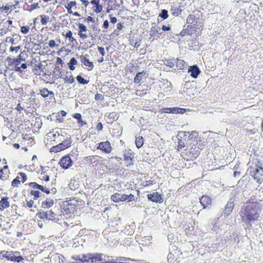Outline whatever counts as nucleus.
I'll return each instance as SVG.
<instances>
[{
	"instance_id": "nucleus-1",
	"label": "nucleus",
	"mask_w": 263,
	"mask_h": 263,
	"mask_svg": "<svg viewBox=\"0 0 263 263\" xmlns=\"http://www.w3.org/2000/svg\"><path fill=\"white\" fill-rule=\"evenodd\" d=\"M261 202V200L254 196L246 201L239 212V215L243 223L251 225L252 222L260 220L263 206Z\"/></svg>"
},
{
	"instance_id": "nucleus-2",
	"label": "nucleus",
	"mask_w": 263,
	"mask_h": 263,
	"mask_svg": "<svg viewBox=\"0 0 263 263\" xmlns=\"http://www.w3.org/2000/svg\"><path fill=\"white\" fill-rule=\"evenodd\" d=\"M196 143L188 146L181 153V157L186 161H193L195 160L200 154V148L198 145L196 140Z\"/></svg>"
},
{
	"instance_id": "nucleus-3",
	"label": "nucleus",
	"mask_w": 263,
	"mask_h": 263,
	"mask_svg": "<svg viewBox=\"0 0 263 263\" xmlns=\"http://www.w3.org/2000/svg\"><path fill=\"white\" fill-rule=\"evenodd\" d=\"M78 201L74 199H70L64 201L61 206V214H60V219H63L62 215H67L70 217L71 214H73L76 211V207L78 205Z\"/></svg>"
},
{
	"instance_id": "nucleus-4",
	"label": "nucleus",
	"mask_w": 263,
	"mask_h": 263,
	"mask_svg": "<svg viewBox=\"0 0 263 263\" xmlns=\"http://www.w3.org/2000/svg\"><path fill=\"white\" fill-rule=\"evenodd\" d=\"M6 259L8 261L20 262L23 260V257L18 251H2L0 252V259Z\"/></svg>"
},
{
	"instance_id": "nucleus-5",
	"label": "nucleus",
	"mask_w": 263,
	"mask_h": 263,
	"mask_svg": "<svg viewBox=\"0 0 263 263\" xmlns=\"http://www.w3.org/2000/svg\"><path fill=\"white\" fill-rule=\"evenodd\" d=\"M61 142L55 146H53L50 148L51 153H57L69 148L72 144V140L70 135L65 139L61 141Z\"/></svg>"
},
{
	"instance_id": "nucleus-6",
	"label": "nucleus",
	"mask_w": 263,
	"mask_h": 263,
	"mask_svg": "<svg viewBox=\"0 0 263 263\" xmlns=\"http://www.w3.org/2000/svg\"><path fill=\"white\" fill-rule=\"evenodd\" d=\"M36 216L41 219L46 220L55 221L60 219L52 210L46 212L40 210L36 214Z\"/></svg>"
},
{
	"instance_id": "nucleus-7",
	"label": "nucleus",
	"mask_w": 263,
	"mask_h": 263,
	"mask_svg": "<svg viewBox=\"0 0 263 263\" xmlns=\"http://www.w3.org/2000/svg\"><path fill=\"white\" fill-rule=\"evenodd\" d=\"M62 4L64 6L66 9L67 13L70 14H72L76 16H80L81 15L78 12H73V10L77 9V4L76 1H70L68 0H63Z\"/></svg>"
},
{
	"instance_id": "nucleus-8",
	"label": "nucleus",
	"mask_w": 263,
	"mask_h": 263,
	"mask_svg": "<svg viewBox=\"0 0 263 263\" xmlns=\"http://www.w3.org/2000/svg\"><path fill=\"white\" fill-rule=\"evenodd\" d=\"M200 13V11L198 10L193 11V13L188 15L186 18L187 23L195 26L198 23L202 22V18L200 17L199 15Z\"/></svg>"
},
{
	"instance_id": "nucleus-9",
	"label": "nucleus",
	"mask_w": 263,
	"mask_h": 263,
	"mask_svg": "<svg viewBox=\"0 0 263 263\" xmlns=\"http://www.w3.org/2000/svg\"><path fill=\"white\" fill-rule=\"evenodd\" d=\"M67 133L65 130L61 129L60 132H58L57 133H49L46 135V140L48 141L49 139H51L54 138V139L53 140V142L55 141V139H57L58 141H62L65 139V137ZM47 144H48V142H47Z\"/></svg>"
},
{
	"instance_id": "nucleus-10",
	"label": "nucleus",
	"mask_w": 263,
	"mask_h": 263,
	"mask_svg": "<svg viewBox=\"0 0 263 263\" xmlns=\"http://www.w3.org/2000/svg\"><path fill=\"white\" fill-rule=\"evenodd\" d=\"M258 164L256 165L255 170L253 172L252 176L255 180L258 183H261L263 181V167L262 164Z\"/></svg>"
},
{
	"instance_id": "nucleus-11",
	"label": "nucleus",
	"mask_w": 263,
	"mask_h": 263,
	"mask_svg": "<svg viewBox=\"0 0 263 263\" xmlns=\"http://www.w3.org/2000/svg\"><path fill=\"white\" fill-rule=\"evenodd\" d=\"M16 178H15L11 182V186L12 187H17L21 185V181L24 183L27 179L26 174L24 172H20Z\"/></svg>"
},
{
	"instance_id": "nucleus-12",
	"label": "nucleus",
	"mask_w": 263,
	"mask_h": 263,
	"mask_svg": "<svg viewBox=\"0 0 263 263\" xmlns=\"http://www.w3.org/2000/svg\"><path fill=\"white\" fill-rule=\"evenodd\" d=\"M97 148L104 152L105 154H110L112 150L111 144L108 141L101 142L99 143Z\"/></svg>"
},
{
	"instance_id": "nucleus-13",
	"label": "nucleus",
	"mask_w": 263,
	"mask_h": 263,
	"mask_svg": "<svg viewBox=\"0 0 263 263\" xmlns=\"http://www.w3.org/2000/svg\"><path fill=\"white\" fill-rule=\"evenodd\" d=\"M60 166L64 169H67L72 165V161L68 155L63 157L60 162Z\"/></svg>"
},
{
	"instance_id": "nucleus-14",
	"label": "nucleus",
	"mask_w": 263,
	"mask_h": 263,
	"mask_svg": "<svg viewBox=\"0 0 263 263\" xmlns=\"http://www.w3.org/2000/svg\"><path fill=\"white\" fill-rule=\"evenodd\" d=\"M78 27V35L81 39L84 40L88 37V35L86 33L88 31L87 27L82 23H78L77 24Z\"/></svg>"
},
{
	"instance_id": "nucleus-15",
	"label": "nucleus",
	"mask_w": 263,
	"mask_h": 263,
	"mask_svg": "<svg viewBox=\"0 0 263 263\" xmlns=\"http://www.w3.org/2000/svg\"><path fill=\"white\" fill-rule=\"evenodd\" d=\"M124 160L126 163L127 166H130L133 164V159L134 158V153L129 149L126 151L123 155Z\"/></svg>"
},
{
	"instance_id": "nucleus-16",
	"label": "nucleus",
	"mask_w": 263,
	"mask_h": 263,
	"mask_svg": "<svg viewBox=\"0 0 263 263\" xmlns=\"http://www.w3.org/2000/svg\"><path fill=\"white\" fill-rule=\"evenodd\" d=\"M161 112L165 113L183 114L185 112V109L179 107H166L162 109Z\"/></svg>"
},
{
	"instance_id": "nucleus-17",
	"label": "nucleus",
	"mask_w": 263,
	"mask_h": 263,
	"mask_svg": "<svg viewBox=\"0 0 263 263\" xmlns=\"http://www.w3.org/2000/svg\"><path fill=\"white\" fill-rule=\"evenodd\" d=\"M148 76L147 73L145 71H142L137 73L134 79V82L136 84L140 85L143 80L146 79Z\"/></svg>"
},
{
	"instance_id": "nucleus-18",
	"label": "nucleus",
	"mask_w": 263,
	"mask_h": 263,
	"mask_svg": "<svg viewBox=\"0 0 263 263\" xmlns=\"http://www.w3.org/2000/svg\"><path fill=\"white\" fill-rule=\"evenodd\" d=\"M147 198L149 200L156 203H162L163 199L161 195L158 192H155L147 195Z\"/></svg>"
},
{
	"instance_id": "nucleus-19",
	"label": "nucleus",
	"mask_w": 263,
	"mask_h": 263,
	"mask_svg": "<svg viewBox=\"0 0 263 263\" xmlns=\"http://www.w3.org/2000/svg\"><path fill=\"white\" fill-rule=\"evenodd\" d=\"M28 185L30 187L33 188L34 189H39L47 194H49L50 193L49 189L46 188L44 187L43 185H40L35 182H30L28 184Z\"/></svg>"
},
{
	"instance_id": "nucleus-20",
	"label": "nucleus",
	"mask_w": 263,
	"mask_h": 263,
	"mask_svg": "<svg viewBox=\"0 0 263 263\" xmlns=\"http://www.w3.org/2000/svg\"><path fill=\"white\" fill-rule=\"evenodd\" d=\"M187 72L188 73H190V76L196 79L198 77L201 71L198 67L196 65H195L190 66Z\"/></svg>"
},
{
	"instance_id": "nucleus-21",
	"label": "nucleus",
	"mask_w": 263,
	"mask_h": 263,
	"mask_svg": "<svg viewBox=\"0 0 263 263\" xmlns=\"http://www.w3.org/2000/svg\"><path fill=\"white\" fill-rule=\"evenodd\" d=\"M125 194L116 193L112 195L110 199L114 202L117 203L125 201Z\"/></svg>"
},
{
	"instance_id": "nucleus-22",
	"label": "nucleus",
	"mask_w": 263,
	"mask_h": 263,
	"mask_svg": "<svg viewBox=\"0 0 263 263\" xmlns=\"http://www.w3.org/2000/svg\"><path fill=\"white\" fill-rule=\"evenodd\" d=\"M80 58L82 63L88 67L87 69L88 70H91L94 66L93 62L90 61L86 55H81Z\"/></svg>"
},
{
	"instance_id": "nucleus-23",
	"label": "nucleus",
	"mask_w": 263,
	"mask_h": 263,
	"mask_svg": "<svg viewBox=\"0 0 263 263\" xmlns=\"http://www.w3.org/2000/svg\"><path fill=\"white\" fill-rule=\"evenodd\" d=\"M39 178L43 181H48L49 176L46 173L45 168L41 166V170L38 172Z\"/></svg>"
},
{
	"instance_id": "nucleus-24",
	"label": "nucleus",
	"mask_w": 263,
	"mask_h": 263,
	"mask_svg": "<svg viewBox=\"0 0 263 263\" xmlns=\"http://www.w3.org/2000/svg\"><path fill=\"white\" fill-rule=\"evenodd\" d=\"M200 202L203 206V208L205 209L208 205L211 204L212 200L208 196L203 195L200 199Z\"/></svg>"
},
{
	"instance_id": "nucleus-25",
	"label": "nucleus",
	"mask_w": 263,
	"mask_h": 263,
	"mask_svg": "<svg viewBox=\"0 0 263 263\" xmlns=\"http://www.w3.org/2000/svg\"><path fill=\"white\" fill-rule=\"evenodd\" d=\"M99 2V0H92L90 2V3L93 6V11L96 13L101 12L103 10L102 6L100 5Z\"/></svg>"
},
{
	"instance_id": "nucleus-26",
	"label": "nucleus",
	"mask_w": 263,
	"mask_h": 263,
	"mask_svg": "<svg viewBox=\"0 0 263 263\" xmlns=\"http://www.w3.org/2000/svg\"><path fill=\"white\" fill-rule=\"evenodd\" d=\"M10 206L9 202V198L4 197L0 200V211H3L4 209L8 208Z\"/></svg>"
},
{
	"instance_id": "nucleus-27",
	"label": "nucleus",
	"mask_w": 263,
	"mask_h": 263,
	"mask_svg": "<svg viewBox=\"0 0 263 263\" xmlns=\"http://www.w3.org/2000/svg\"><path fill=\"white\" fill-rule=\"evenodd\" d=\"M234 207V203L233 201H229L225 207L224 211V214L229 215L233 211Z\"/></svg>"
},
{
	"instance_id": "nucleus-28",
	"label": "nucleus",
	"mask_w": 263,
	"mask_h": 263,
	"mask_svg": "<svg viewBox=\"0 0 263 263\" xmlns=\"http://www.w3.org/2000/svg\"><path fill=\"white\" fill-rule=\"evenodd\" d=\"M54 204L53 199L48 198L43 201L41 203V207L44 209H49Z\"/></svg>"
},
{
	"instance_id": "nucleus-29",
	"label": "nucleus",
	"mask_w": 263,
	"mask_h": 263,
	"mask_svg": "<svg viewBox=\"0 0 263 263\" xmlns=\"http://www.w3.org/2000/svg\"><path fill=\"white\" fill-rule=\"evenodd\" d=\"M40 93L43 98H47L49 96H51V97L50 98H54V93L52 91L48 90V89L46 88H44L40 90Z\"/></svg>"
},
{
	"instance_id": "nucleus-30",
	"label": "nucleus",
	"mask_w": 263,
	"mask_h": 263,
	"mask_svg": "<svg viewBox=\"0 0 263 263\" xmlns=\"http://www.w3.org/2000/svg\"><path fill=\"white\" fill-rule=\"evenodd\" d=\"M62 35L66 39H68L70 43H77V40L72 36V32L71 30H68L65 34L63 33Z\"/></svg>"
},
{
	"instance_id": "nucleus-31",
	"label": "nucleus",
	"mask_w": 263,
	"mask_h": 263,
	"mask_svg": "<svg viewBox=\"0 0 263 263\" xmlns=\"http://www.w3.org/2000/svg\"><path fill=\"white\" fill-rule=\"evenodd\" d=\"M160 28L157 26L155 25L152 27L149 35L151 37H155L156 36H158V35L160 33L159 31H160Z\"/></svg>"
},
{
	"instance_id": "nucleus-32",
	"label": "nucleus",
	"mask_w": 263,
	"mask_h": 263,
	"mask_svg": "<svg viewBox=\"0 0 263 263\" xmlns=\"http://www.w3.org/2000/svg\"><path fill=\"white\" fill-rule=\"evenodd\" d=\"M102 254L95 253L92 254L91 256V263H96L97 261H102L103 260Z\"/></svg>"
},
{
	"instance_id": "nucleus-33",
	"label": "nucleus",
	"mask_w": 263,
	"mask_h": 263,
	"mask_svg": "<svg viewBox=\"0 0 263 263\" xmlns=\"http://www.w3.org/2000/svg\"><path fill=\"white\" fill-rule=\"evenodd\" d=\"M117 114L115 112H112L108 114L107 116V122L108 123L111 124L117 119Z\"/></svg>"
},
{
	"instance_id": "nucleus-34",
	"label": "nucleus",
	"mask_w": 263,
	"mask_h": 263,
	"mask_svg": "<svg viewBox=\"0 0 263 263\" xmlns=\"http://www.w3.org/2000/svg\"><path fill=\"white\" fill-rule=\"evenodd\" d=\"M40 17L41 18V24L43 26L46 25L51 21L50 16L48 15L42 14L40 15Z\"/></svg>"
},
{
	"instance_id": "nucleus-35",
	"label": "nucleus",
	"mask_w": 263,
	"mask_h": 263,
	"mask_svg": "<svg viewBox=\"0 0 263 263\" xmlns=\"http://www.w3.org/2000/svg\"><path fill=\"white\" fill-rule=\"evenodd\" d=\"M7 60L8 62L9 63V64L14 66L15 68L16 67H17L22 62L21 61H20V60H18L17 58L12 59L9 57L7 58Z\"/></svg>"
},
{
	"instance_id": "nucleus-36",
	"label": "nucleus",
	"mask_w": 263,
	"mask_h": 263,
	"mask_svg": "<svg viewBox=\"0 0 263 263\" xmlns=\"http://www.w3.org/2000/svg\"><path fill=\"white\" fill-rule=\"evenodd\" d=\"M92 256V254L89 253L87 254H83L82 256V258L79 259V262L77 263H84L85 262H88L91 261V256Z\"/></svg>"
},
{
	"instance_id": "nucleus-37",
	"label": "nucleus",
	"mask_w": 263,
	"mask_h": 263,
	"mask_svg": "<svg viewBox=\"0 0 263 263\" xmlns=\"http://www.w3.org/2000/svg\"><path fill=\"white\" fill-rule=\"evenodd\" d=\"M20 4V2L17 0L14 1V4H12L10 6H3L1 7V10H3L5 11L6 13L8 12V11L10 9V8L14 7L15 9L16 6H17Z\"/></svg>"
},
{
	"instance_id": "nucleus-38",
	"label": "nucleus",
	"mask_w": 263,
	"mask_h": 263,
	"mask_svg": "<svg viewBox=\"0 0 263 263\" xmlns=\"http://www.w3.org/2000/svg\"><path fill=\"white\" fill-rule=\"evenodd\" d=\"M10 174L9 171H5L3 169H0V180H6L9 177V175Z\"/></svg>"
},
{
	"instance_id": "nucleus-39",
	"label": "nucleus",
	"mask_w": 263,
	"mask_h": 263,
	"mask_svg": "<svg viewBox=\"0 0 263 263\" xmlns=\"http://www.w3.org/2000/svg\"><path fill=\"white\" fill-rule=\"evenodd\" d=\"M32 71L35 75H41L42 72L41 65H35L32 69Z\"/></svg>"
},
{
	"instance_id": "nucleus-40",
	"label": "nucleus",
	"mask_w": 263,
	"mask_h": 263,
	"mask_svg": "<svg viewBox=\"0 0 263 263\" xmlns=\"http://www.w3.org/2000/svg\"><path fill=\"white\" fill-rule=\"evenodd\" d=\"M79 184L76 182L75 180H71L70 182L68 184L69 187L71 190H76L78 188Z\"/></svg>"
},
{
	"instance_id": "nucleus-41",
	"label": "nucleus",
	"mask_w": 263,
	"mask_h": 263,
	"mask_svg": "<svg viewBox=\"0 0 263 263\" xmlns=\"http://www.w3.org/2000/svg\"><path fill=\"white\" fill-rule=\"evenodd\" d=\"M143 138L142 137H139L136 139V145L138 148H140L142 146L143 144Z\"/></svg>"
},
{
	"instance_id": "nucleus-42",
	"label": "nucleus",
	"mask_w": 263,
	"mask_h": 263,
	"mask_svg": "<svg viewBox=\"0 0 263 263\" xmlns=\"http://www.w3.org/2000/svg\"><path fill=\"white\" fill-rule=\"evenodd\" d=\"M125 201L129 202L132 201H136L137 198H135L134 195L132 194L129 195L125 194Z\"/></svg>"
},
{
	"instance_id": "nucleus-43",
	"label": "nucleus",
	"mask_w": 263,
	"mask_h": 263,
	"mask_svg": "<svg viewBox=\"0 0 263 263\" xmlns=\"http://www.w3.org/2000/svg\"><path fill=\"white\" fill-rule=\"evenodd\" d=\"M77 80L78 81V83L80 84H87L88 83L89 81L83 78H82L81 76H78L76 77Z\"/></svg>"
},
{
	"instance_id": "nucleus-44",
	"label": "nucleus",
	"mask_w": 263,
	"mask_h": 263,
	"mask_svg": "<svg viewBox=\"0 0 263 263\" xmlns=\"http://www.w3.org/2000/svg\"><path fill=\"white\" fill-rule=\"evenodd\" d=\"M31 195L33 196L34 200L37 199L40 197V192L37 190H31L30 192Z\"/></svg>"
},
{
	"instance_id": "nucleus-45",
	"label": "nucleus",
	"mask_w": 263,
	"mask_h": 263,
	"mask_svg": "<svg viewBox=\"0 0 263 263\" xmlns=\"http://www.w3.org/2000/svg\"><path fill=\"white\" fill-rule=\"evenodd\" d=\"M185 62L182 60H177V63H176V67H178L180 69H184L185 66H184Z\"/></svg>"
},
{
	"instance_id": "nucleus-46",
	"label": "nucleus",
	"mask_w": 263,
	"mask_h": 263,
	"mask_svg": "<svg viewBox=\"0 0 263 263\" xmlns=\"http://www.w3.org/2000/svg\"><path fill=\"white\" fill-rule=\"evenodd\" d=\"M159 17L162 18L163 20L166 19L168 17L167 11L165 9H163L159 14Z\"/></svg>"
},
{
	"instance_id": "nucleus-47",
	"label": "nucleus",
	"mask_w": 263,
	"mask_h": 263,
	"mask_svg": "<svg viewBox=\"0 0 263 263\" xmlns=\"http://www.w3.org/2000/svg\"><path fill=\"white\" fill-rule=\"evenodd\" d=\"M40 6H39V4L37 3H33L31 4L30 6H29V8L27 9V10L29 12H31L33 10H34L35 9L39 8Z\"/></svg>"
},
{
	"instance_id": "nucleus-48",
	"label": "nucleus",
	"mask_w": 263,
	"mask_h": 263,
	"mask_svg": "<svg viewBox=\"0 0 263 263\" xmlns=\"http://www.w3.org/2000/svg\"><path fill=\"white\" fill-rule=\"evenodd\" d=\"M97 158V156H89L85 157V160L86 161H89V162L92 163L95 162L96 161V159Z\"/></svg>"
},
{
	"instance_id": "nucleus-49",
	"label": "nucleus",
	"mask_w": 263,
	"mask_h": 263,
	"mask_svg": "<svg viewBox=\"0 0 263 263\" xmlns=\"http://www.w3.org/2000/svg\"><path fill=\"white\" fill-rule=\"evenodd\" d=\"M64 81L68 84H72L74 82V78L72 76H70L69 77H66L64 78Z\"/></svg>"
},
{
	"instance_id": "nucleus-50",
	"label": "nucleus",
	"mask_w": 263,
	"mask_h": 263,
	"mask_svg": "<svg viewBox=\"0 0 263 263\" xmlns=\"http://www.w3.org/2000/svg\"><path fill=\"white\" fill-rule=\"evenodd\" d=\"M21 49V46L14 47L11 46L10 48L9 51L11 52H15V53H17L18 51Z\"/></svg>"
},
{
	"instance_id": "nucleus-51",
	"label": "nucleus",
	"mask_w": 263,
	"mask_h": 263,
	"mask_svg": "<svg viewBox=\"0 0 263 263\" xmlns=\"http://www.w3.org/2000/svg\"><path fill=\"white\" fill-rule=\"evenodd\" d=\"M30 27L29 26H24L21 27V31L22 33L25 34L29 32Z\"/></svg>"
},
{
	"instance_id": "nucleus-52",
	"label": "nucleus",
	"mask_w": 263,
	"mask_h": 263,
	"mask_svg": "<svg viewBox=\"0 0 263 263\" xmlns=\"http://www.w3.org/2000/svg\"><path fill=\"white\" fill-rule=\"evenodd\" d=\"M27 67V65L26 63H23L21 65L20 67L17 66L15 68V70L17 72H21V69H26Z\"/></svg>"
},
{
	"instance_id": "nucleus-53",
	"label": "nucleus",
	"mask_w": 263,
	"mask_h": 263,
	"mask_svg": "<svg viewBox=\"0 0 263 263\" xmlns=\"http://www.w3.org/2000/svg\"><path fill=\"white\" fill-rule=\"evenodd\" d=\"M146 91L145 90H137L136 91V94L138 96L142 97L146 95Z\"/></svg>"
},
{
	"instance_id": "nucleus-54",
	"label": "nucleus",
	"mask_w": 263,
	"mask_h": 263,
	"mask_svg": "<svg viewBox=\"0 0 263 263\" xmlns=\"http://www.w3.org/2000/svg\"><path fill=\"white\" fill-rule=\"evenodd\" d=\"M184 147V142L181 140H179L178 144L177 145V151H180L182 148Z\"/></svg>"
},
{
	"instance_id": "nucleus-55",
	"label": "nucleus",
	"mask_w": 263,
	"mask_h": 263,
	"mask_svg": "<svg viewBox=\"0 0 263 263\" xmlns=\"http://www.w3.org/2000/svg\"><path fill=\"white\" fill-rule=\"evenodd\" d=\"M118 259H117L116 260L111 261V263H129V262H127L120 261V260H121L122 259H123L124 260H126L127 259V258L120 257L118 258Z\"/></svg>"
},
{
	"instance_id": "nucleus-56",
	"label": "nucleus",
	"mask_w": 263,
	"mask_h": 263,
	"mask_svg": "<svg viewBox=\"0 0 263 263\" xmlns=\"http://www.w3.org/2000/svg\"><path fill=\"white\" fill-rule=\"evenodd\" d=\"M95 99L96 101L98 100H103L104 99V96L100 94V93H96L95 96Z\"/></svg>"
},
{
	"instance_id": "nucleus-57",
	"label": "nucleus",
	"mask_w": 263,
	"mask_h": 263,
	"mask_svg": "<svg viewBox=\"0 0 263 263\" xmlns=\"http://www.w3.org/2000/svg\"><path fill=\"white\" fill-rule=\"evenodd\" d=\"M48 45L50 47L53 48L55 46L58 47L59 46L58 44H57L55 41L53 40H50L49 41Z\"/></svg>"
},
{
	"instance_id": "nucleus-58",
	"label": "nucleus",
	"mask_w": 263,
	"mask_h": 263,
	"mask_svg": "<svg viewBox=\"0 0 263 263\" xmlns=\"http://www.w3.org/2000/svg\"><path fill=\"white\" fill-rule=\"evenodd\" d=\"M154 184V181L152 180H149L147 181H146L143 183V185L144 186H147L149 185H152Z\"/></svg>"
},
{
	"instance_id": "nucleus-59",
	"label": "nucleus",
	"mask_w": 263,
	"mask_h": 263,
	"mask_svg": "<svg viewBox=\"0 0 263 263\" xmlns=\"http://www.w3.org/2000/svg\"><path fill=\"white\" fill-rule=\"evenodd\" d=\"M97 48H98V50L99 51L100 53L101 54V55L102 57H103L105 54V52L104 47L98 46Z\"/></svg>"
},
{
	"instance_id": "nucleus-60",
	"label": "nucleus",
	"mask_w": 263,
	"mask_h": 263,
	"mask_svg": "<svg viewBox=\"0 0 263 263\" xmlns=\"http://www.w3.org/2000/svg\"><path fill=\"white\" fill-rule=\"evenodd\" d=\"M181 10L178 8H177L174 10L173 12H172V14L178 15L181 14Z\"/></svg>"
},
{
	"instance_id": "nucleus-61",
	"label": "nucleus",
	"mask_w": 263,
	"mask_h": 263,
	"mask_svg": "<svg viewBox=\"0 0 263 263\" xmlns=\"http://www.w3.org/2000/svg\"><path fill=\"white\" fill-rule=\"evenodd\" d=\"M103 124L102 123L100 122L99 123H98V124H97L96 125V129L97 131L99 132V131H101L102 129H103Z\"/></svg>"
},
{
	"instance_id": "nucleus-62",
	"label": "nucleus",
	"mask_w": 263,
	"mask_h": 263,
	"mask_svg": "<svg viewBox=\"0 0 263 263\" xmlns=\"http://www.w3.org/2000/svg\"><path fill=\"white\" fill-rule=\"evenodd\" d=\"M78 123L79 124V127H83L84 125L86 124V122L85 121H83L82 120V118L79 120L78 121H77Z\"/></svg>"
},
{
	"instance_id": "nucleus-63",
	"label": "nucleus",
	"mask_w": 263,
	"mask_h": 263,
	"mask_svg": "<svg viewBox=\"0 0 263 263\" xmlns=\"http://www.w3.org/2000/svg\"><path fill=\"white\" fill-rule=\"evenodd\" d=\"M72 117L77 119V120L78 121L79 120L82 118V116L81 114L80 113H76L72 115Z\"/></svg>"
},
{
	"instance_id": "nucleus-64",
	"label": "nucleus",
	"mask_w": 263,
	"mask_h": 263,
	"mask_svg": "<svg viewBox=\"0 0 263 263\" xmlns=\"http://www.w3.org/2000/svg\"><path fill=\"white\" fill-rule=\"evenodd\" d=\"M34 204V201L32 200H30L29 201H27L26 202V206L28 208H32Z\"/></svg>"
}]
</instances>
